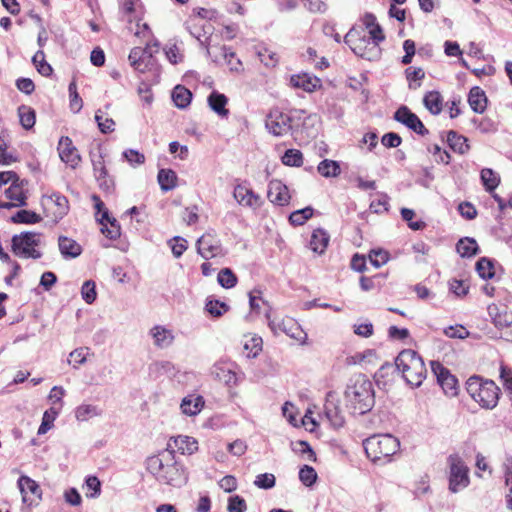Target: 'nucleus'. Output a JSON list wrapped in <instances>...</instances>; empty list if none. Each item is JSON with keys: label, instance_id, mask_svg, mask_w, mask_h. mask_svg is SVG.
I'll list each match as a JSON object with an SVG mask.
<instances>
[{"label": "nucleus", "instance_id": "25", "mask_svg": "<svg viewBox=\"0 0 512 512\" xmlns=\"http://www.w3.org/2000/svg\"><path fill=\"white\" fill-rule=\"evenodd\" d=\"M320 83L321 81L319 78L306 73L292 75L290 78V84L292 87L302 89L306 92H313L320 86Z\"/></svg>", "mask_w": 512, "mask_h": 512}, {"label": "nucleus", "instance_id": "46", "mask_svg": "<svg viewBox=\"0 0 512 512\" xmlns=\"http://www.w3.org/2000/svg\"><path fill=\"white\" fill-rule=\"evenodd\" d=\"M481 180L487 191H493L500 183V178L497 173L489 168L482 169Z\"/></svg>", "mask_w": 512, "mask_h": 512}, {"label": "nucleus", "instance_id": "61", "mask_svg": "<svg viewBox=\"0 0 512 512\" xmlns=\"http://www.w3.org/2000/svg\"><path fill=\"white\" fill-rule=\"evenodd\" d=\"M86 486L88 488V490H90L91 492H87L86 493V496L88 498H96L100 495V492H101V483L99 481V479L95 476H89L87 479H86Z\"/></svg>", "mask_w": 512, "mask_h": 512}, {"label": "nucleus", "instance_id": "29", "mask_svg": "<svg viewBox=\"0 0 512 512\" xmlns=\"http://www.w3.org/2000/svg\"><path fill=\"white\" fill-rule=\"evenodd\" d=\"M58 246L64 258H76L82 253V248L75 240L66 236H60Z\"/></svg>", "mask_w": 512, "mask_h": 512}, {"label": "nucleus", "instance_id": "60", "mask_svg": "<svg viewBox=\"0 0 512 512\" xmlns=\"http://www.w3.org/2000/svg\"><path fill=\"white\" fill-rule=\"evenodd\" d=\"M444 334L449 338L465 339L469 336V331L462 325L449 326L444 329Z\"/></svg>", "mask_w": 512, "mask_h": 512}, {"label": "nucleus", "instance_id": "48", "mask_svg": "<svg viewBox=\"0 0 512 512\" xmlns=\"http://www.w3.org/2000/svg\"><path fill=\"white\" fill-rule=\"evenodd\" d=\"M243 348L248 358H254L262 350V339L256 336L249 337L245 340Z\"/></svg>", "mask_w": 512, "mask_h": 512}, {"label": "nucleus", "instance_id": "1", "mask_svg": "<svg viewBox=\"0 0 512 512\" xmlns=\"http://www.w3.org/2000/svg\"><path fill=\"white\" fill-rule=\"evenodd\" d=\"M147 470L163 484L182 487L188 476L182 465L174 460L172 452L151 456L146 461Z\"/></svg>", "mask_w": 512, "mask_h": 512}, {"label": "nucleus", "instance_id": "42", "mask_svg": "<svg viewBox=\"0 0 512 512\" xmlns=\"http://www.w3.org/2000/svg\"><path fill=\"white\" fill-rule=\"evenodd\" d=\"M32 62L34 64L35 68L37 69V71L42 76L48 77L52 74L53 69H52L51 65L46 62L45 54L42 50H38L34 54V56L32 58Z\"/></svg>", "mask_w": 512, "mask_h": 512}, {"label": "nucleus", "instance_id": "7", "mask_svg": "<svg viewBox=\"0 0 512 512\" xmlns=\"http://www.w3.org/2000/svg\"><path fill=\"white\" fill-rule=\"evenodd\" d=\"M450 467L449 489L456 493L469 484L468 467L458 455H451L448 458Z\"/></svg>", "mask_w": 512, "mask_h": 512}, {"label": "nucleus", "instance_id": "37", "mask_svg": "<svg viewBox=\"0 0 512 512\" xmlns=\"http://www.w3.org/2000/svg\"><path fill=\"white\" fill-rule=\"evenodd\" d=\"M59 413V408L54 406L44 412L41 425L38 428V435L46 434L53 427V423Z\"/></svg>", "mask_w": 512, "mask_h": 512}, {"label": "nucleus", "instance_id": "17", "mask_svg": "<svg viewBox=\"0 0 512 512\" xmlns=\"http://www.w3.org/2000/svg\"><path fill=\"white\" fill-rule=\"evenodd\" d=\"M148 335L158 349H167L175 341L174 331L164 325H154L149 329Z\"/></svg>", "mask_w": 512, "mask_h": 512}, {"label": "nucleus", "instance_id": "31", "mask_svg": "<svg viewBox=\"0 0 512 512\" xmlns=\"http://www.w3.org/2000/svg\"><path fill=\"white\" fill-rule=\"evenodd\" d=\"M49 204L55 207V210L52 212V216L55 220L63 218L68 212V200L63 195L53 193L46 199L45 205Z\"/></svg>", "mask_w": 512, "mask_h": 512}, {"label": "nucleus", "instance_id": "26", "mask_svg": "<svg viewBox=\"0 0 512 512\" xmlns=\"http://www.w3.org/2000/svg\"><path fill=\"white\" fill-rule=\"evenodd\" d=\"M172 442L173 445L169 443V446L176 448L181 454L191 455L198 450L197 440L187 435H179L174 437Z\"/></svg>", "mask_w": 512, "mask_h": 512}, {"label": "nucleus", "instance_id": "43", "mask_svg": "<svg viewBox=\"0 0 512 512\" xmlns=\"http://www.w3.org/2000/svg\"><path fill=\"white\" fill-rule=\"evenodd\" d=\"M13 223L36 224L41 221V216L30 210H20L11 217Z\"/></svg>", "mask_w": 512, "mask_h": 512}, {"label": "nucleus", "instance_id": "55", "mask_svg": "<svg viewBox=\"0 0 512 512\" xmlns=\"http://www.w3.org/2000/svg\"><path fill=\"white\" fill-rule=\"evenodd\" d=\"M169 244L175 258H180L188 248L187 240L180 236L174 237L169 241Z\"/></svg>", "mask_w": 512, "mask_h": 512}, {"label": "nucleus", "instance_id": "6", "mask_svg": "<svg viewBox=\"0 0 512 512\" xmlns=\"http://www.w3.org/2000/svg\"><path fill=\"white\" fill-rule=\"evenodd\" d=\"M42 235L36 232H24L12 237V252L22 259H39L42 257L40 247Z\"/></svg>", "mask_w": 512, "mask_h": 512}, {"label": "nucleus", "instance_id": "27", "mask_svg": "<svg viewBox=\"0 0 512 512\" xmlns=\"http://www.w3.org/2000/svg\"><path fill=\"white\" fill-rule=\"evenodd\" d=\"M98 221L102 225L101 231L106 237L116 239L120 236V225L115 218L109 216L108 210L104 211Z\"/></svg>", "mask_w": 512, "mask_h": 512}, {"label": "nucleus", "instance_id": "32", "mask_svg": "<svg viewBox=\"0 0 512 512\" xmlns=\"http://www.w3.org/2000/svg\"><path fill=\"white\" fill-rule=\"evenodd\" d=\"M329 243V235L328 233L321 229H315L311 235L310 239V248L313 252L322 254L326 250Z\"/></svg>", "mask_w": 512, "mask_h": 512}, {"label": "nucleus", "instance_id": "4", "mask_svg": "<svg viewBox=\"0 0 512 512\" xmlns=\"http://www.w3.org/2000/svg\"><path fill=\"white\" fill-rule=\"evenodd\" d=\"M367 457L374 463H387L399 450V440L391 434H377L364 442Z\"/></svg>", "mask_w": 512, "mask_h": 512}, {"label": "nucleus", "instance_id": "15", "mask_svg": "<svg viewBox=\"0 0 512 512\" xmlns=\"http://www.w3.org/2000/svg\"><path fill=\"white\" fill-rule=\"evenodd\" d=\"M128 59L131 66L142 73L154 65L152 50L149 44H147L146 48L134 47L130 51Z\"/></svg>", "mask_w": 512, "mask_h": 512}, {"label": "nucleus", "instance_id": "19", "mask_svg": "<svg viewBox=\"0 0 512 512\" xmlns=\"http://www.w3.org/2000/svg\"><path fill=\"white\" fill-rule=\"evenodd\" d=\"M432 370L444 392L450 396L457 393V379L440 363L432 362Z\"/></svg>", "mask_w": 512, "mask_h": 512}, {"label": "nucleus", "instance_id": "10", "mask_svg": "<svg viewBox=\"0 0 512 512\" xmlns=\"http://www.w3.org/2000/svg\"><path fill=\"white\" fill-rule=\"evenodd\" d=\"M197 252L204 259L223 255L221 241L214 231L203 234L196 242Z\"/></svg>", "mask_w": 512, "mask_h": 512}, {"label": "nucleus", "instance_id": "14", "mask_svg": "<svg viewBox=\"0 0 512 512\" xmlns=\"http://www.w3.org/2000/svg\"><path fill=\"white\" fill-rule=\"evenodd\" d=\"M291 122L292 120L289 115L279 110H273L267 116L265 125L273 135L283 136L290 132L292 128Z\"/></svg>", "mask_w": 512, "mask_h": 512}, {"label": "nucleus", "instance_id": "63", "mask_svg": "<svg viewBox=\"0 0 512 512\" xmlns=\"http://www.w3.org/2000/svg\"><path fill=\"white\" fill-rule=\"evenodd\" d=\"M123 157L132 165H141L145 162V156L137 150L129 149L123 152Z\"/></svg>", "mask_w": 512, "mask_h": 512}, {"label": "nucleus", "instance_id": "50", "mask_svg": "<svg viewBox=\"0 0 512 512\" xmlns=\"http://www.w3.org/2000/svg\"><path fill=\"white\" fill-rule=\"evenodd\" d=\"M313 208L305 207L291 213L289 220L293 225H303L313 216Z\"/></svg>", "mask_w": 512, "mask_h": 512}, {"label": "nucleus", "instance_id": "18", "mask_svg": "<svg viewBox=\"0 0 512 512\" xmlns=\"http://www.w3.org/2000/svg\"><path fill=\"white\" fill-rule=\"evenodd\" d=\"M396 121L406 125L420 135H425L428 130L424 127L419 117L412 113L406 106L400 107L394 115Z\"/></svg>", "mask_w": 512, "mask_h": 512}, {"label": "nucleus", "instance_id": "41", "mask_svg": "<svg viewBox=\"0 0 512 512\" xmlns=\"http://www.w3.org/2000/svg\"><path fill=\"white\" fill-rule=\"evenodd\" d=\"M18 116L24 129H31L35 125V111L31 107L25 105L20 106L18 108Z\"/></svg>", "mask_w": 512, "mask_h": 512}, {"label": "nucleus", "instance_id": "39", "mask_svg": "<svg viewBox=\"0 0 512 512\" xmlns=\"http://www.w3.org/2000/svg\"><path fill=\"white\" fill-rule=\"evenodd\" d=\"M177 176L173 170L161 169L158 172V182L162 190L169 191L176 186Z\"/></svg>", "mask_w": 512, "mask_h": 512}, {"label": "nucleus", "instance_id": "59", "mask_svg": "<svg viewBox=\"0 0 512 512\" xmlns=\"http://www.w3.org/2000/svg\"><path fill=\"white\" fill-rule=\"evenodd\" d=\"M369 260L374 267L379 268L387 263L389 255L384 250H372L369 254Z\"/></svg>", "mask_w": 512, "mask_h": 512}, {"label": "nucleus", "instance_id": "38", "mask_svg": "<svg viewBox=\"0 0 512 512\" xmlns=\"http://www.w3.org/2000/svg\"><path fill=\"white\" fill-rule=\"evenodd\" d=\"M457 252L462 257H471L478 251L477 242L473 238L460 239L456 245Z\"/></svg>", "mask_w": 512, "mask_h": 512}, {"label": "nucleus", "instance_id": "62", "mask_svg": "<svg viewBox=\"0 0 512 512\" xmlns=\"http://www.w3.org/2000/svg\"><path fill=\"white\" fill-rule=\"evenodd\" d=\"M246 508V501L242 497L235 495L229 498L227 506L228 512H244Z\"/></svg>", "mask_w": 512, "mask_h": 512}, {"label": "nucleus", "instance_id": "20", "mask_svg": "<svg viewBox=\"0 0 512 512\" xmlns=\"http://www.w3.org/2000/svg\"><path fill=\"white\" fill-rule=\"evenodd\" d=\"M267 197L271 203L284 206L291 198L288 187L280 180L273 179L268 184Z\"/></svg>", "mask_w": 512, "mask_h": 512}, {"label": "nucleus", "instance_id": "21", "mask_svg": "<svg viewBox=\"0 0 512 512\" xmlns=\"http://www.w3.org/2000/svg\"><path fill=\"white\" fill-rule=\"evenodd\" d=\"M211 375L229 387L236 386L238 377L231 364L218 362L211 368Z\"/></svg>", "mask_w": 512, "mask_h": 512}, {"label": "nucleus", "instance_id": "47", "mask_svg": "<svg viewBox=\"0 0 512 512\" xmlns=\"http://www.w3.org/2000/svg\"><path fill=\"white\" fill-rule=\"evenodd\" d=\"M217 281L223 288L230 289L237 284V277L230 268H223L218 273Z\"/></svg>", "mask_w": 512, "mask_h": 512}, {"label": "nucleus", "instance_id": "3", "mask_svg": "<svg viewBox=\"0 0 512 512\" xmlns=\"http://www.w3.org/2000/svg\"><path fill=\"white\" fill-rule=\"evenodd\" d=\"M396 368L412 387H419L427 375L422 358L413 350L407 349L399 353L395 360Z\"/></svg>", "mask_w": 512, "mask_h": 512}, {"label": "nucleus", "instance_id": "11", "mask_svg": "<svg viewBox=\"0 0 512 512\" xmlns=\"http://www.w3.org/2000/svg\"><path fill=\"white\" fill-rule=\"evenodd\" d=\"M233 198L239 206L257 211L263 204V199L246 184H237L233 189Z\"/></svg>", "mask_w": 512, "mask_h": 512}, {"label": "nucleus", "instance_id": "9", "mask_svg": "<svg viewBox=\"0 0 512 512\" xmlns=\"http://www.w3.org/2000/svg\"><path fill=\"white\" fill-rule=\"evenodd\" d=\"M17 486L26 508L31 509L39 504L42 499V490L35 480L23 475L18 479Z\"/></svg>", "mask_w": 512, "mask_h": 512}, {"label": "nucleus", "instance_id": "64", "mask_svg": "<svg viewBox=\"0 0 512 512\" xmlns=\"http://www.w3.org/2000/svg\"><path fill=\"white\" fill-rule=\"evenodd\" d=\"M449 288L455 295L465 296L469 287L461 280L452 279L449 281Z\"/></svg>", "mask_w": 512, "mask_h": 512}, {"label": "nucleus", "instance_id": "56", "mask_svg": "<svg viewBox=\"0 0 512 512\" xmlns=\"http://www.w3.org/2000/svg\"><path fill=\"white\" fill-rule=\"evenodd\" d=\"M425 72L422 68H413L409 67L406 69V77L407 80L410 82L409 87L411 89H417L420 84H413V82L420 81L424 78Z\"/></svg>", "mask_w": 512, "mask_h": 512}, {"label": "nucleus", "instance_id": "23", "mask_svg": "<svg viewBox=\"0 0 512 512\" xmlns=\"http://www.w3.org/2000/svg\"><path fill=\"white\" fill-rule=\"evenodd\" d=\"M26 184L27 181L20 180L19 177H17L11 182L10 187L5 190L6 198L14 202L15 206L23 207L27 204L28 196L24 188Z\"/></svg>", "mask_w": 512, "mask_h": 512}, {"label": "nucleus", "instance_id": "8", "mask_svg": "<svg viewBox=\"0 0 512 512\" xmlns=\"http://www.w3.org/2000/svg\"><path fill=\"white\" fill-rule=\"evenodd\" d=\"M266 317L269 320V326L274 333H285L290 338L299 341L301 344H305L307 340V334L303 331L301 326L290 317L283 319H270L268 312Z\"/></svg>", "mask_w": 512, "mask_h": 512}, {"label": "nucleus", "instance_id": "28", "mask_svg": "<svg viewBox=\"0 0 512 512\" xmlns=\"http://www.w3.org/2000/svg\"><path fill=\"white\" fill-rule=\"evenodd\" d=\"M468 103L474 112L483 113L487 107L485 92L478 86L473 87L468 95Z\"/></svg>", "mask_w": 512, "mask_h": 512}, {"label": "nucleus", "instance_id": "44", "mask_svg": "<svg viewBox=\"0 0 512 512\" xmlns=\"http://www.w3.org/2000/svg\"><path fill=\"white\" fill-rule=\"evenodd\" d=\"M205 310L212 317H220L228 312L229 306L225 302L219 300L207 299L205 303Z\"/></svg>", "mask_w": 512, "mask_h": 512}, {"label": "nucleus", "instance_id": "34", "mask_svg": "<svg viewBox=\"0 0 512 512\" xmlns=\"http://www.w3.org/2000/svg\"><path fill=\"white\" fill-rule=\"evenodd\" d=\"M424 106L430 113L438 115L442 111L443 99L438 91H430L423 99Z\"/></svg>", "mask_w": 512, "mask_h": 512}, {"label": "nucleus", "instance_id": "13", "mask_svg": "<svg viewBox=\"0 0 512 512\" xmlns=\"http://www.w3.org/2000/svg\"><path fill=\"white\" fill-rule=\"evenodd\" d=\"M323 417L334 428H340L345 423L344 414L339 405V398L334 392H329L326 396Z\"/></svg>", "mask_w": 512, "mask_h": 512}, {"label": "nucleus", "instance_id": "45", "mask_svg": "<svg viewBox=\"0 0 512 512\" xmlns=\"http://www.w3.org/2000/svg\"><path fill=\"white\" fill-rule=\"evenodd\" d=\"M281 160L286 166L300 167L303 164V154L298 149H288Z\"/></svg>", "mask_w": 512, "mask_h": 512}, {"label": "nucleus", "instance_id": "53", "mask_svg": "<svg viewBox=\"0 0 512 512\" xmlns=\"http://www.w3.org/2000/svg\"><path fill=\"white\" fill-rule=\"evenodd\" d=\"M95 121L98 124V127L102 133H110L115 129V122L112 118L103 117L102 111L98 110L95 113Z\"/></svg>", "mask_w": 512, "mask_h": 512}, {"label": "nucleus", "instance_id": "36", "mask_svg": "<svg viewBox=\"0 0 512 512\" xmlns=\"http://www.w3.org/2000/svg\"><path fill=\"white\" fill-rule=\"evenodd\" d=\"M101 415V410L98 406L92 404H81L75 409V418L78 421L84 422L91 418Z\"/></svg>", "mask_w": 512, "mask_h": 512}, {"label": "nucleus", "instance_id": "57", "mask_svg": "<svg viewBox=\"0 0 512 512\" xmlns=\"http://www.w3.org/2000/svg\"><path fill=\"white\" fill-rule=\"evenodd\" d=\"M275 476L271 473H263L256 476L254 484L261 489H271L275 486Z\"/></svg>", "mask_w": 512, "mask_h": 512}, {"label": "nucleus", "instance_id": "35", "mask_svg": "<svg viewBox=\"0 0 512 512\" xmlns=\"http://www.w3.org/2000/svg\"><path fill=\"white\" fill-rule=\"evenodd\" d=\"M191 99L192 93L182 85H177L172 91V100L178 108H186L190 104Z\"/></svg>", "mask_w": 512, "mask_h": 512}, {"label": "nucleus", "instance_id": "16", "mask_svg": "<svg viewBox=\"0 0 512 512\" xmlns=\"http://www.w3.org/2000/svg\"><path fill=\"white\" fill-rule=\"evenodd\" d=\"M58 153L61 160L69 165L71 168H76L81 162V156L77 148L73 145L72 140L63 136L58 143Z\"/></svg>", "mask_w": 512, "mask_h": 512}, {"label": "nucleus", "instance_id": "22", "mask_svg": "<svg viewBox=\"0 0 512 512\" xmlns=\"http://www.w3.org/2000/svg\"><path fill=\"white\" fill-rule=\"evenodd\" d=\"M353 52L369 61L376 60L380 57L381 49L376 43H370L369 39L359 38L353 45H351Z\"/></svg>", "mask_w": 512, "mask_h": 512}, {"label": "nucleus", "instance_id": "52", "mask_svg": "<svg viewBox=\"0 0 512 512\" xmlns=\"http://www.w3.org/2000/svg\"><path fill=\"white\" fill-rule=\"evenodd\" d=\"M81 295L87 304H92L97 297L95 282L91 280L85 281L81 288Z\"/></svg>", "mask_w": 512, "mask_h": 512}, {"label": "nucleus", "instance_id": "24", "mask_svg": "<svg viewBox=\"0 0 512 512\" xmlns=\"http://www.w3.org/2000/svg\"><path fill=\"white\" fill-rule=\"evenodd\" d=\"M205 400L201 395L189 394L180 403L181 413L185 416L194 417L204 408Z\"/></svg>", "mask_w": 512, "mask_h": 512}, {"label": "nucleus", "instance_id": "33", "mask_svg": "<svg viewBox=\"0 0 512 512\" xmlns=\"http://www.w3.org/2000/svg\"><path fill=\"white\" fill-rule=\"evenodd\" d=\"M447 142L450 148L459 154H465L469 150L468 139L455 131L448 132Z\"/></svg>", "mask_w": 512, "mask_h": 512}, {"label": "nucleus", "instance_id": "58", "mask_svg": "<svg viewBox=\"0 0 512 512\" xmlns=\"http://www.w3.org/2000/svg\"><path fill=\"white\" fill-rule=\"evenodd\" d=\"M65 395V389L62 386H54L50 390L48 395L49 401L54 405V407L59 408L61 410L63 406L62 398Z\"/></svg>", "mask_w": 512, "mask_h": 512}, {"label": "nucleus", "instance_id": "51", "mask_svg": "<svg viewBox=\"0 0 512 512\" xmlns=\"http://www.w3.org/2000/svg\"><path fill=\"white\" fill-rule=\"evenodd\" d=\"M88 354L89 349L87 347L75 349L72 352H70L68 362L72 364L73 367L76 369L86 362Z\"/></svg>", "mask_w": 512, "mask_h": 512}, {"label": "nucleus", "instance_id": "54", "mask_svg": "<svg viewBox=\"0 0 512 512\" xmlns=\"http://www.w3.org/2000/svg\"><path fill=\"white\" fill-rule=\"evenodd\" d=\"M299 479L305 486H311L317 479V473L311 466L304 465L299 471Z\"/></svg>", "mask_w": 512, "mask_h": 512}, {"label": "nucleus", "instance_id": "12", "mask_svg": "<svg viewBox=\"0 0 512 512\" xmlns=\"http://www.w3.org/2000/svg\"><path fill=\"white\" fill-rule=\"evenodd\" d=\"M91 162L93 166L94 176L100 186V188L104 191H111L114 182L113 179L108 175V171L104 162V154L101 148H98V153H91Z\"/></svg>", "mask_w": 512, "mask_h": 512}, {"label": "nucleus", "instance_id": "30", "mask_svg": "<svg viewBox=\"0 0 512 512\" xmlns=\"http://www.w3.org/2000/svg\"><path fill=\"white\" fill-rule=\"evenodd\" d=\"M208 105L209 107L220 117H227L229 114V110L226 109V105L228 103V98L217 91L211 92L208 96Z\"/></svg>", "mask_w": 512, "mask_h": 512}, {"label": "nucleus", "instance_id": "40", "mask_svg": "<svg viewBox=\"0 0 512 512\" xmlns=\"http://www.w3.org/2000/svg\"><path fill=\"white\" fill-rule=\"evenodd\" d=\"M318 172L326 178L336 177L340 174V166L334 160L325 159L318 164Z\"/></svg>", "mask_w": 512, "mask_h": 512}, {"label": "nucleus", "instance_id": "2", "mask_svg": "<svg viewBox=\"0 0 512 512\" xmlns=\"http://www.w3.org/2000/svg\"><path fill=\"white\" fill-rule=\"evenodd\" d=\"M346 405L352 413L365 414L374 406L373 383L363 374L352 376L345 390Z\"/></svg>", "mask_w": 512, "mask_h": 512}, {"label": "nucleus", "instance_id": "5", "mask_svg": "<svg viewBox=\"0 0 512 512\" xmlns=\"http://www.w3.org/2000/svg\"><path fill=\"white\" fill-rule=\"evenodd\" d=\"M466 390L483 408L493 409L498 403L500 389L492 380L470 377L466 382Z\"/></svg>", "mask_w": 512, "mask_h": 512}, {"label": "nucleus", "instance_id": "49", "mask_svg": "<svg viewBox=\"0 0 512 512\" xmlns=\"http://www.w3.org/2000/svg\"><path fill=\"white\" fill-rule=\"evenodd\" d=\"M476 271L483 279H491L495 274L492 261L486 257L480 258L477 261Z\"/></svg>", "mask_w": 512, "mask_h": 512}]
</instances>
